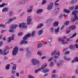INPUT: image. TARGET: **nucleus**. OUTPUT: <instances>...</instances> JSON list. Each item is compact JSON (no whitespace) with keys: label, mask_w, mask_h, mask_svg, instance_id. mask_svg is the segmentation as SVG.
I'll return each instance as SVG.
<instances>
[{"label":"nucleus","mask_w":78,"mask_h":78,"mask_svg":"<svg viewBox=\"0 0 78 78\" xmlns=\"http://www.w3.org/2000/svg\"><path fill=\"white\" fill-rule=\"evenodd\" d=\"M58 41H60V42H61L62 44H67V42H65L64 40H63V39L62 38H59L58 39Z\"/></svg>","instance_id":"nucleus-11"},{"label":"nucleus","mask_w":78,"mask_h":78,"mask_svg":"<svg viewBox=\"0 0 78 78\" xmlns=\"http://www.w3.org/2000/svg\"><path fill=\"white\" fill-rule=\"evenodd\" d=\"M1 27H2L3 28H5V27H6V26L5 25H3V24H1Z\"/></svg>","instance_id":"nucleus-41"},{"label":"nucleus","mask_w":78,"mask_h":78,"mask_svg":"<svg viewBox=\"0 0 78 78\" xmlns=\"http://www.w3.org/2000/svg\"><path fill=\"white\" fill-rule=\"evenodd\" d=\"M69 48H70V49H72L73 50V49L74 48V47L72 45H71L69 47Z\"/></svg>","instance_id":"nucleus-29"},{"label":"nucleus","mask_w":78,"mask_h":78,"mask_svg":"<svg viewBox=\"0 0 78 78\" xmlns=\"http://www.w3.org/2000/svg\"><path fill=\"white\" fill-rule=\"evenodd\" d=\"M53 5V3H51L49 5H48V8H47L48 9V10L51 9L52 8Z\"/></svg>","instance_id":"nucleus-13"},{"label":"nucleus","mask_w":78,"mask_h":78,"mask_svg":"<svg viewBox=\"0 0 78 78\" xmlns=\"http://www.w3.org/2000/svg\"><path fill=\"white\" fill-rule=\"evenodd\" d=\"M76 28V27L75 26L73 25L72 26H71L69 27V29H71V30H74L75 28Z\"/></svg>","instance_id":"nucleus-14"},{"label":"nucleus","mask_w":78,"mask_h":78,"mask_svg":"<svg viewBox=\"0 0 78 78\" xmlns=\"http://www.w3.org/2000/svg\"><path fill=\"white\" fill-rule=\"evenodd\" d=\"M20 51H23L24 49L23 48H21L20 49Z\"/></svg>","instance_id":"nucleus-58"},{"label":"nucleus","mask_w":78,"mask_h":78,"mask_svg":"<svg viewBox=\"0 0 78 78\" xmlns=\"http://www.w3.org/2000/svg\"><path fill=\"white\" fill-rule=\"evenodd\" d=\"M76 33H75L74 34H73V36H72L71 37V38H73V37H75V36H76Z\"/></svg>","instance_id":"nucleus-33"},{"label":"nucleus","mask_w":78,"mask_h":78,"mask_svg":"<svg viewBox=\"0 0 78 78\" xmlns=\"http://www.w3.org/2000/svg\"><path fill=\"white\" fill-rule=\"evenodd\" d=\"M49 71V70L48 69H46L45 70L43 71L44 72H48Z\"/></svg>","instance_id":"nucleus-36"},{"label":"nucleus","mask_w":78,"mask_h":78,"mask_svg":"<svg viewBox=\"0 0 78 78\" xmlns=\"http://www.w3.org/2000/svg\"><path fill=\"white\" fill-rule=\"evenodd\" d=\"M56 77V75H53L52 76V78H54Z\"/></svg>","instance_id":"nucleus-47"},{"label":"nucleus","mask_w":78,"mask_h":78,"mask_svg":"<svg viewBox=\"0 0 78 78\" xmlns=\"http://www.w3.org/2000/svg\"><path fill=\"white\" fill-rule=\"evenodd\" d=\"M74 59H75V61L78 62V58L77 57L75 58Z\"/></svg>","instance_id":"nucleus-42"},{"label":"nucleus","mask_w":78,"mask_h":78,"mask_svg":"<svg viewBox=\"0 0 78 78\" xmlns=\"http://www.w3.org/2000/svg\"><path fill=\"white\" fill-rule=\"evenodd\" d=\"M59 27H58L57 29H56L55 30V31L56 33H58L59 32Z\"/></svg>","instance_id":"nucleus-31"},{"label":"nucleus","mask_w":78,"mask_h":78,"mask_svg":"<svg viewBox=\"0 0 78 78\" xmlns=\"http://www.w3.org/2000/svg\"><path fill=\"white\" fill-rule=\"evenodd\" d=\"M43 26H44V25H43V24H41L38 26L37 27V28H40L41 27H43Z\"/></svg>","instance_id":"nucleus-24"},{"label":"nucleus","mask_w":78,"mask_h":78,"mask_svg":"<svg viewBox=\"0 0 78 78\" xmlns=\"http://www.w3.org/2000/svg\"><path fill=\"white\" fill-rule=\"evenodd\" d=\"M52 59H53L52 58H49V61H51V60H52Z\"/></svg>","instance_id":"nucleus-62"},{"label":"nucleus","mask_w":78,"mask_h":78,"mask_svg":"<svg viewBox=\"0 0 78 78\" xmlns=\"http://www.w3.org/2000/svg\"><path fill=\"white\" fill-rule=\"evenodd\" d=\"M46 3V1L45 0H43V2L42 3V5H44V4H45Z\"/></svg>","instance_id":"nucleus-38"},{"label":"nucleus","mask_w":78,"mask_h":78,"mask_svg":"<svg viewBox=\"0 0 78 78\" xmlns=\"http://www.w3.org/2000/svg\"><path fill=\"white\" fill-rule=\"evenodd\" d=\"M70 30H69L68 31H66V33L67 34L69 33V32H70Z\"/></svg>","instance_id":"nucleus-63"},{"label":"nucleus","mask_w":78,"mask_h":78,"mask_svg":"<svg viewBox=\"0 0 78 78\" xmlns=\"http://www.w3.org/2000/svg\"><path fill=\"white\" fill-rule=\"evenodd\" d=\"M14 35H13L11 37H9L8 42H10L11 40H14Z\"/></svg>","instance_id":"nucleus-12"},{"label":"nucleus","mask_w":78,"mask_h":78,"mask_svg":"<svg viewBox=\"0 0 78 78\" xmlns=\"http://www.w3.org/2000/svg\"><path fill=\"white\" fill-rule=\"evenodd\" d=\"M16 69V64H14L13 65V66L12 68V70H15Z\"/></svg>","instance_id":"nucleus-26"},{"label":"nucleus","mask_w":78,"mask_h":78,"mask_svg":"<svg viewBox=\"0 0 78 78\" xmlns=\"http://www.w3.org/2000/svg\"><path fill=\"white\" fill-rule=\"evenodd\" d=\"M3 45V42H0V46H2Z\"/></svg>","instance_id":"nucleus-55"},{"label":"nucleus","mask_w":78,"mask_h":78,"mask_svg":"<svg viewBox=\"0 0 78 78\" xmlns=\"http://www.w3.org/2000/svg\"><path fill=\"white\" fill-rule=\"evenodd\" d=\"M45 58H46V56H43L42 57V59H45Z\"/></svg>","instance_id":"nucleus-53"},{"label":"nucleus","mask_w":78,"mask_h":78,"mask_svg":"<svg viewBox=\"0 0 78 78\" xmlns=\"http://www.w3.org/2000/svg\"><path fill=\"white\" fill-rule=\"evenodd\" d=\"M10 66V64H9L7 65L6 66V69H7V70H8V69H9Z\"/></svg>","instance_id":"nucleus-28"},{"label":"nucleus","mask_w":78,"mask_h":78,"mask_svg":"<svg viewBox=\"0 0 78 78\" xmlns=\"http://www.w3.org/2000/svg\"><path fill=\"white\" fill-rule=\"evenodd\" d=\"M7 59H8V58L6 57H4V60H6Z\"/></svg>","instance_id":"nucleus-61"},{"label":"nucleus","mask_w":78,"mask_h":78,"mask_svg":"<svg viewBox=\"0 0 78 78\" xmlns=\"http://www.w3.org/2000/svg\"><path fill=\"white\" fill-rule=\"evenodd\" d=\"M8 10V9L7 8H4L2 10L3 12H6Z\"/></svg>","instance_id":"nucleus-20"},{"label":"nucleus","mask_w":78,"mask_h":78,"mask_svg":"<svg viewBox=\"0 0 78 78\" xmlns=\"http://www.w3.org/2000/svg\"><path fill=\"white\" fill-rule=\"evenodd\" d=\"M75 60L74 59V60H72V63H73V62H75Z\"/></svg>","instance_id":"nucleus-59"},{"label":"nucleus","mask_w":78,"mask_h":78,"mask_svg":"<svg viewBox=\"0 0 78 78\" xmlns=\"http://www.w3.org/2000/svg\"><path fill=\"white\" fill-rule=\"evenodd\" d=\"M24 3H25V1H23L21 3V4H24Z\"/></svg>","instance_id":"nucleus-51"},{"label":"nucleus","mask_w":78,"mask_h":78,"mask_svg":"<svg viewBox=\"0 0 78 78\" xmlns=\"http://www.w3.org/2000/svg\"><path fill=\"white\" fill-rule=\"evenodd\" d=\"M43 33V31H42V30H41L40 31H39L38 32V34L39 35H41Z\"/></svg>","instance_id":"nucleus-27"},{"label":"nucleus","mask_w":78,"mask_h":78,"mask_svg":"<svg viewBox=\"0 0 78 78\" xmlns=\"http://www.w3.org/2000/svg\"><path fill=\"white\" fill-rule=\"evenodd\" d=\"M58 24H59L58 22H55L54 23L53 25L54 27H56V26H58Z\"/></svg>","instance_id":"nucleus-17"},{"label":"nucleus","mask_w":78,"mask_h":78,"mask_svg":"<svg viewBox=\"0 0 78 78\" xmlns=\"http://www.w3.org/2000/svg\"><path fill=\"white\" fill-rule=\"evenodd\" d=\"M16 19V17L13 18L12 19H10L9 20V22H11L12 21H13V20H15Z\"/></svg>","instance_id":"nucleus-25"},{"label":"nucleus","mask_w":78,"mask_h":78,"mask_svg":"<svg viewBox=\"0 0 78 78\" xmlns=\"http://www.w3.org/2000/svg\"><path fill=\"white\" fill-rule=\"evenodd\" d=\"M26 50L27 51V56H30L31 55V52L29 51H28V48H27L26 49Z\"/></svg>","instance_id":"nucleus-16"},{"label":"nucleus","mask_w":78,"mask_h":78,"mask_svg":"<svg viewBox=\"0 0 78 78\" xmlns=\"http://www.w3.org/2000/svg\"><path fill=\"white\" fill-rule=\"evenodd\" d=\"M53 65V62H51L50 64V66L51 67V66H52Z\"/></svg>","instance_id":"nucleus-44"},{"label":"nucleus","mask_w":78,"mask_h":78,"mask_svg":"<svg viewBox=\"0 0 78 78\" xmlns=\"http://www.w3.org/2000/svg\"><path fill=\"white\" fill-rule=\"evenodd\" d=\"M69 22H70L69 21H66L65 23V24L66 25H69Z\"/></svg>","instance_id":"nucleus-34"},{"label":"nucleus","mask_w":78,"mask_h":78,"mask_svg":"<svg viewBox=\"0 0 78 78\" xmlns=\"http://www.w3.org/2000/svg\"><path fill=\"white\" fill-rule=\"evenodd\" d=\"M64 26H63L61 28V30H62L63 28H64Z\"/></svg>","instance_id":"nucleus-64"},{"label":"nucleus","mask_w":78,"mask_h":78,"mask_svg":"<svg viewBox=\"0 0 78 78\" xmlns=\"http://www.w3.org/2000/svg\"><path fill=\"white\" fill-rule=\"evenodd\" d=\"M70 53V51H67L65 53V55H67V54H69Z\"/></svg>","instance_id":"nucleus-48"},{"label":"nucleus","mask_w":78,"mask_h":78,"mask_svg":"<svg viewBox=\"0 0 78 78\" xmlns=\"http://www.w3.org/2000/svg\"><path fill=\"white\" fill-rule=\"evenodd\" d=\"M16 75L17 76H19V73H16Z\"/></svg>","instance_id":"nucleus-60"},{"label":"nucleus","mask_w":78,"mask_h":78,"mask_svg":"<svg viewBox=\"0 0 78 78\" xmlns=\"http://www.w3.org/2000/svg\"><path fill=\"white\" fill-rule=\"evenodd\" d=\"M64 59H65V60H67L68 61H69V60H70V58H67L66 57H64Z\"/></svg>","instance_id":"nucleus-35"},{"label":"nucleus","mask_w":78,"mask_h":78,"mask_svg":"<svg viewBox=\"0 0 78 78\" xmlns=\"http://www.w3.org/2000/svg\"><path fill=\"white\" fill-rule=\"evenodd\" d=\"M17 27H18L17 25H16L15 24L11 26L10 27V29L9 30V32H12L13 31H14V29L17 28Z\"/></svg>","instance_id":"nucleus-4"},{"label":"nucleus","mask_w":78,"mask_h":78,"mask_svg":"<svg viewBox=\"0 0 78 78\" xmlns=\"http://www.w3.org/2000/svg\"><path fill=\"white\" fill-rule=\"evenodd\" d=\"M42 46V44H40L38 45L37 47L38 48H39L40 47H41Z\"/></svg>","instance_id":"nucleus-37"},{"label":"nucleus","mask_w":78,"mask_h":78,"mask_svg":"<svg viewBox=\"0 0 78 78\" xmlns=\"http://www.w3.org/2000/svg\"><path fill=\"white\" fill-rule=\"evenodd\" d=\"M64 12H65L66 13H70V10L65 9L64 10Z\"/></svg>","instance_id":"nucleus-21"},{"label":"nucleus","mask_w":78,"mask_h":78,"mask_svg":"<svg viewBox=\"0 0 78 78\" xmlns=\"http://www.w3.org/2000/svg\"><path fill=\"white\" fill-rule=\"evenodd\" d=\"M31 20H32V18H31V17L30 16H28L27 20L28 25H30V24L31 22Z\"/></svg>","instance_id":"nucleus-8"},{"label":"nucleus","mask_w":78,"mask_h":78,"mask_svg":"<svg viewBox=\"0 0 78 78\" xmlns=\"http://www.w3.org/2000/svg\"><path fill=\"white\" fill-rule=\"evenodd\" d=\"M7 49H9V48L8 47H6L3 51H2L1 49H0V53L1 54H3V53L4 55H7V54H8V53H6V50H7Z\"/></svg>","instance_id":"nucleus-3"},{"label":"nucleus","mask_w":78,"mask_h":78,"mask_svg":"<svg viewBox=\"0 0 78 78\" xmlns=\"http://www.w3.org/2000/svg\"><path fill=\"white\" fill-rule=\"evenodd\" d=\"M78 12L77 11H73L72 12V15H74V19H71V21L72 22H75V20H78V17L77 16V13H78Z\"/></svg>","instance_id":"nucleus-1"},{"label":"nucleus","mask_w":78,"mask_h":78,"mask_svg":"<svg viewBox=\"0 0 78 78\" xmlns=\"http://www.w3.org/2000/svg\"><path fill=\"white\" fill-rule=\"evenodd\" d=\"M48 41L49 42H51V38H49L48 40Z\"/></svg>","instance_id":"nucleus-45"},{"label":"nucleus","mask_w":78,"mask_h":78,"mask_svg":"<svg viewBox=\"0 0 78 78\" xmlns=\"http://www.w3.org/2000/svg\"><path fill=\"white\" fill-rule=\"evenodd\" d=\"M47 64L45 63L44 65L42 66V68H40L36 70L35 73H37L38 72L41 70V69H45V67H47Z\"/></svg>","instance_id":"nucleus-5"},{"label":"nucleus","mask_w":78,"mask_h":78,"mask_svg":"<svg viewBox=\"0 0 78 78\" xmlns=\"http://www.w3.org/2000/svg\"><path fill=\"white\" fill-rule=\"evenodd\" d=\"M74 8H75V7L73 6L70 7L69 8V9H70V10H73Z\"/></svg>","instance_id":"nucleus-32"},{"label":"nucleus","mask_w":78,"mask_h":78,"mask_svg":"<svg viewBox=\"0 0 78 78\" xmlns=\"http://www.w3.org/2000/svg\"><path fill=\"white\" fill-rule=\"evenodd\" d=\"M32 9H33V6H30V9H29L27 12H31L32 11Z\"/></svg>","instance_id":"nucleus-19"},{"label":"nucleus","mask_w":78,"mask_h":78,"mask_svg":"<svg viewBox=\"0 0 78 78\" xmlns=\"http://www.w3.org/2000/svg\"><path fill=\"white\" fill-rule=\"evenodd\" d=\"M32 62L33 65H36V64H39V62L37 61L36 59H33L32 60Z\"/></svg>","instance_id":"nucleus-7"},{"label":"nucleus","mask_w":78,"mask_h":78,"mask_svg":"<svg viewBox=\"0 0 78 78\" xmlns=\"http://www.w3.org/2000/svg\"><path fill=\"white\" fill-rule=\"evenodd\" d=\"M7 5V4H6L3 3L0 5V7H3L5 6H6V5Z\"/></svg>","instance_id":"nucleus-23"},{"label":"nucleus","mask_w":78,"mask_h":78,"mask_svg":"<svg viewBox=\"0 0 78 78\" xmlns=\"http://www.w3.org/2000/svg\"><path fill=\"white\" fill-rule=\"evenodd\" d=\"M22 26L24 28H26L27 27V26L26 25V24L24 23H23L22 24H20L19 26V27L22 28Z\"/></svg>","instance_id":"nucleus-9"},{"label":"nucleus","mask_w":78,"mask_h":78,"mask_svg":"<svg viewBox=\"0 0 78 78\" xmlns=\"http://www.w3.org/2000/svg\"><path fill=\"white\" fill-rule=\"evenodd\" d=\"M29 78H34L33 76L30 75L28 76Z\"/></svg>","instance_id":"nucleus-39"},{"label":"nucleus","mask_w":78,"mask_h":78,"mask_svg":"<svg viewBox=\"0 0 78 78\" xmlns=\"http://www.w3.org/2000/svg\"><path fill=\"white\" fill-rule=\"evenodd\" d=\"M75 46L76 47V48H78V44H76L75 45Z\"/></svg>","instance_id":"nucleus-56"},{"label":"nucleus","mask_w":78,"mask_h":78,"mask_svg":"<svg viewBox=\"0 0 78 78\" xmlns=\"http://www.w3.org/2000/svg\"><path fill=\"white\" fill-rule=\"evenodd\" d=\"M63 17V15H61L59 16V18H62V17Z\"/></svg>","instance_id":"nucleus-54"},{"label":"nucleus","mask_w":78,"mask_h":78,"mask_svg":"<svg viewBox=\"0 0 78 78\" xmlns=\"http://www.w3.org/2000/svg\"><path fill=\"white\" fill-rule=\"evenodd\" d=\"M57 55V56L55 55L54 56V58H58L59 57V55H60V53L58 52L56 53V51L55 50L53 52L51 55V56H53V55Z\"/></svg>","instance_id":"nucleus-2"},{"label":"nucleus","mask_w":78,"mask_h":78,"mask_svg":"<svg viewBox=\"0 0 78 78\" xmlns=\"http://www.w3.org/2000/svg\"><path fill=\"white\" fill-rule=\"evenodd\" d=\"M59 8H58L57 9H55V11H56V12L58 11H59Z\"/></svg>","instance_id":"nucleus-49"},{"label":"nucleus","mask_w":78,"mask_h":78,"mask_svg":"<svg viewBox=\"0 0 78 78\" xmlns=\"http://www.w3.org/2000/svg\"><path fill=\"white\" fill-rule=\"evenodd\" d=\"M77 2V0H72V1L71 2V3L73 4V3H75V2Z\"/></svg>","instance_id":"nucleus-22"},{"label":"nucleus","mask_w":78,"mask_h":78,"mask_svg":"<svg viewBox=\"0 0 78 78\" xmlns=\"http://www.w3.org/2000/svg\"><path fill=\"white\" fill-rule=\"evenodd\" d=\"M31 36V34L28 33L23 38V39L24 40H26L27 39H28L30 36Z\"/></svg>","instance_id":"nucleus-10"},{"label":"nucleus","mask_w":78,"mask_h":78,"mask_svg":"<svg viewBox=\"0 0 78 78\" xmlns=\"http://www.w3.org/2000/svg\"><path fill=\"white\" fill-rule=\"evenodd\" d=\"M59 0H57L56 2H55V6H59V4L57 3V2Z\"/></svg>","instance_id":"nucleus-30"},{"label":"nucleus","mask_w":78,"mask_h":78,"mask_svg":"<svg viewBox=\"0 0 78 78\" xmlns=\"http://www.w3.org/2000/svg\"><path fill=\"white\" fill-rule=\"evenodd\" d=\"M22 44H28V41L25 40H23L20 43L21 45Z\"/></svg>","instance_id":"nucleus-15"},{"label":"nucleus","mask_w":78,"mask_h":78,"mask_svg":"<svg viewBox=\"0 0 78 78\" xmlns=\"http://www.w3.org/2000/svg\"><path fill=\"white\" fill-rule=\"evenodd\" d=\"M12 13H13V12H10L9 13V14L10 16H11V15H12Z\"/></svg>","instance_id":"nucleus-50"},{"label":"nucleus","mask_w":78,"mask_h":78,"mask_svg":"<svg viewBox=\"0 0 78 78\" xmlns=\"http://www.w3.org/2000/svg\"><path fill=\"white\" fill-rule=\"evenodd\" d=\"M23 34V33H19L18 34V36H21V35H22Z\"/></svg>","instance_id":"nucleus-40"},{"label":"nucleus","mask_w":78,"mask_h":78,"mask_svg":"<svg viewBox=\"0 0 78 78\" xmlns=\"http://www.w3.org/2000/svg\"><path fill=\"white\" fill-rule=\"evenodd\" d=\"M50 31L51 32H53V28H51L50 29Z\"/></svg>","instance_id":"nucleus-52"},{"label":"nucleus","mask_w":78,"mask_h":78,"mask_svg":"<svg viewBox=\"0 0 78 78\" xmlns=\"http://www.w3.org/2000/svg\"><path fill=\"white\" fill-rule=\"evenodd\" d=\"M43 11L42 9H39L37 11V13L38 14L39 13H41V12H42Z\"/></svg>","instance_id":"nucleus-18"},{"label":"nucleus","mask_w":78,"mask_h":78,"mask_svg":"<svg viewBox=\"0 0 78 78\" xmlns=\"http://www.w3.org/2000/svg\"><path fill=\"white\" fill-rule=\"evenodd\" d=\"M47 42L46 41H43V43L44 44H47Z\"/></svg>","instance_id":"nucleus-57"},{"label":"nucleus","mask_w":78,"mask_h":78,"mask_svg":"<svg viewBox=\"0 0 78 78\" xmlns=\"http://www.w3.org/2000/svg\"><path fill=\"white\" fill-rule=\"evenodd\" d=\"M18 52V48L17 47H15L13 51V55L14 56L16 55Z\"/></svg>","instance_id":"nucleus-6"},{"label":"nucleus","mask_w":78,"mask_h":78,"mask_svg":"<svg viewBox=\"0 0 78 78\" xmlns=\"http://www.w3.org/2000/svg\"><path fill=\"white\" fill-rule=\"evenodd\" d=\"M35 34V32L34 31H33L32 33V36H34V34Z\"/></svg>","instance_id":"nucleus-46"},{"label":"nucleus","mask_w":78,"mask_h":78,"mask_svg":"<svg viewBox=\"0 0 78 78\" xmlns=\"http://www.w3.org/2000/svg\"><path fill=\"white\" fill-rule=\"evenodd\" d=\"M38 55H39L40 56H41V52L39 51L37 53Z\"/></svg>","instance_id":"nucleus-43"}]
</instances>
